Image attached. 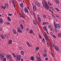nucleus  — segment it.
<instances>
[{
  "label": "nucleus",
  "mask_w": 61,
  "mask_h": 61,
  "mask_svg": "<svg viewBox=\"0 0 61 61\" xmlns=\"http://www.w3.org/2000/svg\"><path fill=\"white\" fill-rule=\"evenodd\" d=\"M45 7L46 9L47 10H48V9H49V7L48 5H47V4H46L45 5Z\"/></svg>",
  "instance_id": "423d86ee"
},
{
  "label": "nucleus",
  "mask_w": 61,
  "mask_h": 61,
  "mask_svg": "<svg viewBox=\"0 0 61 61\" xmlns=\"http://www.w3.org/2000/svg\"><path fill=\"white\" fill-rule=\"evenodd\" d=\"M52 36H53V37H54V38H56V36H55L54 35L53 36V35H52Z\"/></svg>",
  "instance_id": "a19ab883"
},
{
  "label": "nucleus",
  "mask_w": 61,
  "mask_h": 61,
  "mask_svg": "<svg viewBox=\"0 0 61 61\" xmlns=\"http://www.w3.org/2000/svg\"><path fill=\"white\" fill-rule=\"evenodd\" d=\"M21 13H22V14H20V16L22 17H23V18H25V15H24V12L23 11V10L22 9H21Z\"/></svg>",
  "instance_id": "f03ea898"
},
{
  "label": "nucleus",
  "mask_w": 61,
  "mask_h": 61,
  "mask_svg": "<svg viewBox=\"0 0 61 61\" xmlns=\"http://www.w3.org/2000/svg\"><path fill=\"white\" fill-rule=\"evenodd\" d=\"M52 16L53 17H54V18L56 17V16H55V15H54V14H52Z\"/></svg>",
  "instance_id": "e433bc0d"
},
{
  "label": "nucleus",
  "mask_w": 61,
  "mask_h": 61,
  "mask_svg": "<svg viewBox=\"0 0 61 61\" xmlns=\"http://www.w3.org/2000/svg\"><path fill=\"white\" fill-rule=\"evenodd\" d=\"M1 37L3 39H5V37L4 36L2 35H1Z\"/></svg>",
  "instance_id": "f3484780"
},
{
  "label": "nucleus",
  "mask_w": 61,
  "mask_h": 61,
  "mask_svg": "<svg viewBox=\"0 0 61 61\" xmlns=\"http://www.w3.org/2000/svg\"><path fill=\"white\" fill-rule=\"evenodd\" d=\"M54 26H55V28H58V29H59L60 28V26L59 25V24H56V23L55 22L54 23Z\"/></svg>",
  "instance_id": "f257e3e1"
},
{
  "label": "nucleus",
  "mask_w": 61,
  "mask_h": 61,
  "mask_svg": "<svg viewBox=\"0 0 61 61\" xmlns=\"http://www.w3.org/2000/svg\"><path fill=\"white\" fill-rule=\"evenodd\" d=\"M20 56H21V55L19 56L17 55H16L15 57L17 58V59H18L19 60H20L21 59V57H20Z\"/></svg>",
  "instance_id": "20e7f679"
},
{
  "label": "nucleus",
  "mask_w": 61,
  "mask_h": 61,
  "mask_svg": "<svg viewBox=\"0 0 61 61\" xmlns=\"http://www.w3.org/2000/svg\"><path fill=\"white\" fill-rule=\"evenodd\" d=\"M42 40H42V41L43 42H44V41L45 39H44V38H43V39Z\"/></svg>",
  "instance_id": "13d9d810"
},
{
  "label": "nucleus",
  "mask_w": 61,
  "mask_h": 61,
  "mask_svg": "<svg viewBox=\"0 0 61 61\" xmlns=\"http://www.w3.org/2000/svg\"><path fill=\"white\" fill-rule=\"evenodd\" d=\"M33 11H35L36 10V9H34V8L33 9Z\"/></svg>",
  "instance_id": "603ef678"
},
{
  "label": "nucleus",
  "mask_w": 61,
  "mask_h": 61,
  "mask_svg": "<svg viewBox=\"0 0 61 61\" xmlns=\"http://www.w3.org/2000/svg\"><path fill=\"white\" fill-rule=\"evenodd\" d=\"M51 31H52L53 30V28H51Z\"/></svg>",
  "instance_id": "4d7b16f0"
},
{
  "label": "nucleus",
  "mask_w": 61,
  "mask_h": 61,
  "mask_svg": "<svg viewBox=\"0 0 61 61\" xmlns=\"http://www.w3.org/2000/svg\"><path fill=\"white\" fill-rule=\"evenodd\" d=\"M12 3H13V4H15V2H14V0H12Z\"/></svg>",
  "instance_id": "37998d69"
},
{
  "label": "nucleus",
  "mask_w": 61,
  "mask_h": 61,
  "mask_svg": "<svg viewBox=\"0 0 61 61\" xmlns=\"http://www.w3.org/2000/svg\"><path fill=\"white\" fill-rule=\"evenodd\" d=\"M29 33L30 34H32L33 33V30H31L29 31Z\"/></svg>",
  "instance_id": "a878e982"
},
{
  "label": "nucleus",
  "mask_w": 61,
  "mask_h": 61,
  "mask_svg": "<svg viewBox=\"0 0 61 61\" xmlns=\"http://www.w3.org/2000/svg\"><path fill=\"white\" fill-rule=\"evenodd\" d=\"M45 60H46V61H47L48 60V58L46 57V58L45 59Z\"/></svg>",
  "instance_id": "8fccbe9b"
},
{
  "label": "nucleus",
  "mask_w": 61,
  "mask_h": 61,
  "mask_svg": "<svg viewBox=\"0 0 61 61\" xmlns=\"http://www.w3.org/2000/svg\"><path fill=\"white\" fill-rule=\"evenodd\" d=\"M50 33L51 34H53V33H52V32H50Z\"/></svg>",
  "instance_id": "0e129e2a"
},
{
  "label": "nucleus",
  "mask_w": 61,
  "mask_h": 61,
  "mask_svg": "<svg viewBox=\"0 0 61 61\" xmlns=\"http://www.w3.org/2000/svg\"><path fill=\"white\" fill-rule=\"evenodd\" d=\"M17 31L19 33H22V30H21V29L20 28H18Z\"/></svg>",
  "instance_id": "6e6552de"
},
{
  "label": "nucleus",
  "mask_w": 61,
  "mask_h": 61,
  "mask_svg": "<svg viewBox=\"0 0 61 61\" xmlns=\"http://www.w3.org/2000/svg\"><path fill=\"white\" fill-rule=\"evenodd\" d=\"M44 56H45V57H46V54H44Z\"/></svg>",
  "instance_id": "79ce46f5"
},
{
  "label": "nucleus",
  "mask_w": 61,
  "mask_h": 61,
  "mask_svg": "<svg viewBox=\"0 0 61 61\" xmlns=\"http://www.w3.org/2000/svg\"><path fill=\"white\" fill-rule=\"evenodd\" d=\"M38 49H39V48L37 47L36 48V50H38Z\"/></svg>",
  "instance_id": "2f4dec72"
},
{
  "label": "nucleus",
  "mask_w": 61,
  "mask_h": 61,
  "mask_svg": "<svg viewBox=\"0 0 61 61\" xmlns=\"http://www.w3.org/2000/svg\"><path fill=\"white\" fill-rule=\"evenodd\" d=\"M5 25H10V23H9V22L8 23L7 22H5Z\"/></svg>",
  "instance_id": "2eb2a0df"
},
{
  "label": "nucleus",
  "mask_w": 61,
  "mask_h": 61,
  "mask_svg": "<svg viewBox=\"0 0 61 61\" xmlns=\"http://www.w3.org/2000/svg\"><path fill=\"white\" fill-rule=\"evenodd\" d=\"M3 22V20L2 19H0V23H2Z\"/></svg>",
  "instance_id": "393cba45"
},
{
  "label": "nucleus",
  "mask_w": 61,
  "mask_h": 61,
  "mask_svg": "<svg viewBox=\"0 0 61 61\" xmlns=\"http://www.w3.org/2000/svg\"><path fill=\"white\" fill-rule=\"evenodd\" d=\"M43 29L45 30V31H46V26H44L43 27Z\"/></svg>",
  "instance_id": "cd10ccee"
},
{
  "label": "nucleus",
  "mask_w": 61,
  "mask_h": 61,
  "mask_svg": "<svg viewBox=\"0 0 61 61\" xmlns=\"http://www.w3.org/2000/svg\"><path fill=\"white\" fill-rule=\"evenodd\" d=\"M49 11H50V12H51L52 13H53V11L52 10H51L50 9L49 10Z\"/></svg>",
  "instance_id": "4c0bfd02"
},
{
  "label": "nucleus",
  "mask_w": 61,
  "mask_h": 61,
  "mask_svg": "<svg viewBox=\"0 0 61 61\" xmlns=\"http://www.w3.org/2000/svg\"><path fill=\"white\" fill-rule=\"evenodd\" d=\"M38 19L39 22H41V19H40V17H38Z\"/></svg>",
  "instance_id": "dca6fc26"
},
{
  "label": "nucleus",
  "mask_w": 61,
  "mask_h": 61,
  "mask_svg": "<svg viewBox=\"0 0 61 61\" xmlns=\"http://www.w3.org/2000/svg\"><path fill=\"white\" fill-rule=\"evenodd\" d=\"M30 59L31 60L33 61V60H34V56H32L30 58Z\"/></svg>",
  "instance_id": "ddd939ff"
},
{
  "label": "nucleus",
  "mask_w": 61,
  "mask_h": 61,
  "mask_svg": "<svg viewBox=\"0 0 61 61\" xmlns=\"http://www.w3.org/2000/svg\"><path fill=\"white\" fill-rule=\"evenodd\" d=\"M24 12L25 13H29L28 10V9H27V8L26 7H25V9L24 10Z\"/></svg>",
  "instance_id": "39448f33"
},
{
  "label": "nucleus",
  "mask_w": 61,
  "mask_h": 61,
  "mask_svg": "<svg viewBox=\"0 0 61 61\" xmlns=\"http://www.w3.org/2000/svg\"><path fill=\"white\" fill-rule=\"evenodd\" d=\"M36 5H37V6H40V4H39V3H38V4H37Z\"/></svg>",
  "instance_id": "c03bdc74"
},
{
  "label": "nucleus",
  "mask_w": 61,
  "mask_h": 61,
  "mask_svg": "<svg viewBox=\"0 0 61 61\" xmlns=\"http://www.w3.org/2000/svg\"><path fill=\"white\" fill-rule=\"evenodd\" d=\"M35 3L36 4V5H37L38 4V2L37 1H36V2H35Z\"/></svg>",
  "instance_id": "58836bf2"
},
{
  "label": "nucleus",
  "mask_w": 61,
  "mask_h": 61,
  "mask_svg": "<svg viewBox=\"0 0 61 61\" xmlns=\"http://www.w3.org/2000/svg\"><path fill=\"white\" fill-rule=\"evenodd\" d=\"M37 61H41V59L39 57L37 59Z\"/></svg>",
  "instance_id": "bb28decb"
},
{
  "label": "nucleus",
  "mask_w": 61,
  "mask_h": 61,
  "mask_svg": "<svg viewBox=\"0 0 61 61\" xmlns=\"http://www.w3.org/2000/svg\"><path fill=\"white\" fill-rule=\"evenodd\" d=\"M36 58H37V59H38V56H36Z\"/></svg>",
  "instance_id": "69168bd1"
},
{
  "label": "nucleus",
  "mask_w": 61,
  "mask_h": 61,
  "mask_svg": "<svg viewBox=\"0 0 61 61\" xmlns=\"http://www.w3.org/2000/svg\"><path fill=\"white\" fill-rule=\"evenodd\" d=\"M47 45L48 46H49V45L48 44V43L47 42Z\"/></svg>",
  "instance_id": "680f3d73"
},
{
  "label": "nucleus",
  "mask_w": 61,
  "mask_h": 61,
  "mask_svg": "<svg viewBox=\"0 0 61 61\" xmlns=\"http://www.w3.org/2000/svg\"><path fill=\"white\" fill-rule=\"evenodd\" d=\"M27 46H31V45H30V44L29 43V42H27Z\"/></svg>",
  "instance_id": "6ab92c4d"
},
{
  "label": "nucleus",
  "mask_w": 61,
  "mask_h": 61,
  "mask_svg": "<svg viewBox=\"0 0 61 61\" xmlns=\"http://www.w3.org/2000/svg\"><path fill=\"white\" fill-rule=\"evenodd\" d=\"M10 56V55H7L6 56L7 58V59H9V58Z\"/></svg>",
  "instance_id": "5701e85b"
},
{
  "label": "nucleus",
  "mask_w": 61,
  "mask_h": 61,
  "mask_svg": "<svg viewBox=\"0 0 61 61\" xmlns=\"http://www.w3.org/2000/svg\"><path fill=\"white\" fill-rule=\"evenodd\" d=\"M51 54L52 56L53 57H54V55H53V53H51Z\"/></svg>",
  "instance_id": "a18cd8bd"
},
{
  "label": "nucleus",
  "mask_w": 61,
  "mask_h": 61,
  "mask_svg": "<svg viewBox=\"0 0 61 61\" xmlns=\"http://www.w3.org/2000/svg\"><path fill=\"white\" fill-rule=\"evenodd\" d=\"M36 6L35 5L33 6V9H36Z\"/></svg>",
  "instance_id": "7c9ffc66"
},
{
  "label": "nucleus",
  "mask_w": 61,
  "mask_h": 61,
  "mask_svg": "<svg viewBox=\"0 0 61 61\" xmlns=\"http://www.w3.org/2000/svg\"><path fill=\"white\" fill-rule=\"evenodd\" d=\"M43 16L44 17H45V18H46V16L45 15H44Z\"/></svg>",
  "instance_id": "5fc2aeb1"
},
{
  "label": "nucleus",
  "mask_w": 61,
  "mask_h": 61,
  "mask_svg": "<svg viewBox=\"0 0 61 61\" xmlns=\"http://www.w3.org/2000/svg\"><path fill=\"white\" fill-rule=\"evenodd\" d=\"M9 16H11L12 15V14H9Z\"/></svg>",
  "instance_id": "6e6d98bb"
},
{
  "label": "nucleus",
  "mask_w": 61,
  "mask_h": 61,
  "mask_svg": "<svg viewBox=\"0 0 61 61\" xmlns=\"http://www.w3.org/2000/svg\"><path fill=\"white\" fill-rule=\"evenodd\" d=\"M20 6H21V7H23V3H22L20 5Z\"/></svg>",
  "instance_id": "412c9836"
},
{
  "label": "nucleus",
  "mask_w": 61,
  "mask_h": 61,
  "mask_svg": "<svg viewBox=\"0 0 61 61\" xmlns=\"http://www.w3.org/2000/svg\"><path fill=\"white\" fill-rule=\"evenodd\" d=\"M39 37L40 38V39L42 38V37H41V36L40 35H39Z\"/></svg>",
  "instance_id": "09e8293b"
},
{
  "label": "nucleus",
  "mask_w": 61,
  "mask_h": 61,
  "mask_svg": "<svg viewBox=\"0 0 61 61\" xmlns=\"http://www.w3.org/2000/svg\"><path fill=\"white\" fill-rule=\"evenodd\" d=\"M48 4L50 6H52V4L49 2V1H48Z\"/></svg>",
  "instance_id": "b1692460"
},
{
  "label": "nucleus",
  "mask_w": 61,
  "mask_h": 61,
  "mask_svg": "<svg viewBox=\"0 0 61 61\" xmlns=\"http://www.w3.org/2000/svg\"><path fill=\"white\" fill-rule=\"evenodd\" d=\"M7 18L9 21H11V19H10V17L9 16L8 17H7Z\"/></svg>",
  "instance_id": "a211bd4d"
},
{
  "label": "nucleus",
  "mask_w": 61,
  "mask_h": 61,
  "mask_svg": "<svg viewBox=\"0 0 61 61\" xmlns=\"http://www.w3.org/2000/svg\"><path fill=\"white\" fill-rule=\"evenodd\" d=\"M5 6L7 7H8V5H7V4H5Z\"/></svg>",
  "instance_id": "c756f323"
},
{
  "label": "nucleus",
  "mask_w": 61,
  "mask_h": 61,
  "mask_svg": "<svg viewBox=\"0 0 61 61\" xmlns=\"http://www.w3.org/2000/svg\"><path fill=\"white\" fill-rule=\"evenodd\" d=\"M45 38H46V39L49 40V39H48V37H46V38L45 37Z\"/></svg>",
  "instance_id": "864d4df0"
},
{
  "label": "nucleus",
  "mask_w": 61,
  "mask_h": 61,
  "mask_svg": "<svg viewBox=\"0 0 61 61\" xmlns=\"http://www.w3.org/2000/svg\"><path fill=\"white\" fill-rule=\"evenodd\" d=\"M33 23L35 25H37V23H36V21L35 20H34L33 21Z\"/></svg>",
  "instance_id": "4468645a"
},
{
  "label": "nucleus",
  "mask_w": 61,
  "mask_h": 61,
  "mask_svg": "<svg viewBox=\"0 0 61 61\" xmlns=\"http://www.w3.org/2000/svg\"><path fill=\"white\" fill-rule=\"evenodd\" d=\"M8 43L9 45H10V44H11L12 43V40H9L8 42Z\"/></svg>",
  "instance_id": "9b49d317"
},
{
  "label": "nucleus",
  "mask_w": 61,
  "mask_h": 61,
  "mask_svg": "<svg viewBox=\"0 0 61 61\" xmlns=\"http://www.w3.org/2000/svg\"><path fill=\"white\" fill-rule=\"evenodd\" d=\"M48 26H49V28H50V27H51V25H49Z\"/></svg>",
  "instance_id": "052dcab7"
},
{
  "label": "nucleus",
  "mask_w": 61,
  "mask_h": 61,
  "mask_svg": "<svg viewBox=\"0 0 61 61\" xmlns=\"http://www.w3.org/2000/svg\"><path fill=\"white\" fill-rule=\"evenodd\" d=\"M5 54L4 53H2L1 54H0V58L3 59L4 58V56Z\"/></svg>",
  "instance_id": "0eeeda50"
},
{
  "label": "nucleus",
  "mask_w": 61,
  "mask_h": 61,
  "mask_svg": "<svg viewBox=\"0 0 61 61\" xmlns=\"http://www.w3.org/2000/svg\"><path fill=\"white\" fill-rule=\"evenodd\" d=\"M12 31L14 34H16L17 32H16V30H15V29H13Z\"/></svg>",
  "instance_id": "9d476101"
},
{
  "label": "nucleus",
  "mask_w": 61,
  "mask_h": 61,
  "mask_svg": "<svg viewBox=\"0 0 61 61\" xmlns=\"http://www.w3.org/2000/svg\"><path fill=\"white\" fill-rule=\"evenodd\" d=\"M5 8H6V7H5V6L4 7H3V9H5Z\"/></svg>",
  "instance_id": "de8ad7c7"
},
{
  "label": "nucleus",
  "mask_w": 61,
  "mask_h": 61,
  "mask_svg": "<svg viewBox=\"0 0 61 61\" xmlns=\"http://www.w3.org/2000/svg\"><path fill=\"white\" fill-rule=\"evenodd\" d=\"M3 61H6V58H4L3 59Z\"/></svg>",
  "instance_id": "c9c22d12"
},
{
  "label": "nucleus",
  "mask_w": 61,
  "mask_h": 61,
  "mask_svg": "<svg viewBox=\"0 0 61 61\" xmlns=\"http://www.w3.org/2000/svg\"><path fill=\"white\" fill-rule=\"evenodd\" d=\"M45 24H46V22H43V25H45Z\"/></svg>",
  "instance_id": "ea45409f"
},
{
  "label": "nucleus",
  "mask_w": 61,
  "mask_h": 61,
  "mask_svg": "<svg viewBox=\"0 0 61 61\" xmlns=\"http://www.w3.org/2000/svg\"><path fill=\"white\" fill-rule=\"evenodd\" d=\"M9 59H12V57L10 55V57H9Z\"/></svg>",
  "instance_id": "473e14b6"
},
{
  "label": "nucleus",
  "mask_w": 61,
  "mask_h": 61,
  "mask_svg": "<svg viewBox=\"0 0 61 61\" xmlns=\"http://www.w3.org/2000/svg\"><path fill=\"white\" fill-rule=\"evenodd\" d=\"M21 27V28L22 29H24V27H23V26H22V27Z\"/></svg>",
  "instance_id": "3c124183"
},
{
  "label": "nucleus",
  "mask_w": 61,
  "mask_h": 61,
  "mask_svg": "<svg viewBox=\"0 0 61 61\" xmlns=\"http://www.w3.org/2000/svg\"><path fill=\"white\" fill-rule=\"evenodd\" d=\"M53 47H55V45H53ZM55 49L57 51H59V48L57 46H55Z\"/></svg>",
  "instance_id": "7ed1b4c3"
},
{
  "label": "nucleus",
  "mask_w": 61,
  "mask_h": 61,
  "mask_svg": "<svg viewBox=\"0 0 61 61\" xmlns=\"http://www.w3.org/2000/svg\"><path fill=\"white\" fill-rule=\"evenodd\" d=\"M20 49H21V50H22V47H20Z\"/></svg>",
  "instance_id": "338daca9"
},
{
  "label": "nucleus",
  "mask_w": 61,
  "mask_h": 61,
  "mask_svg": "<svg viewBox=\"0 0 61 61\" xmlns=\"http://www.w3.org/2000/svg\"><path fill=\"white\" fill-rule=\"evenodd\" d=\"M58 36L59 37H61V33H59L58 34Z\"/></svg>",
  "instance_id": "aec40b11"
},
{
  "label": "nucleus",
  "mask_w": 61,
  "mask_h": 61,
  "mask_svg": "<svg viewBox=\"0 0 61 61\" xmlns=\"http://www.w3.org/2000/svg\"><path fill=\"white\" fill-rule=\"evenodd\" d=\"M20 53L21 54L22 56H24V54H25V53L24 52V51H21L20 52Z\"/></svg>",
  "instance_id": "f8f14e48"
},
{
  "label": "nucleus",
  "mask_w": 61,
  "mask_h": 61,
  "mask_svg": "<svg viewBox=\"0 0 61 61\" xmlns=\"http://www.w3.org/2000/svg\"><path fill=\"white\" fill-rule=\"evenodd\" d=\"M26 30L27 31H28V30H29V29L28 28H27V29H26Z\"/></svg>",
  "instance_id": "bf43d9fd"
},
{
  "label": "nucleus",
  "mask_w": 61,
  "mask_h": 61,
  "mask_svg": "<svg viewBox=\"0 0 61 61\" xmlns=\"http://www.w3.org/2000/svg\"><path fill=\"white\" fill-rule=\"evenodd\" d=\"M13 56L14 57H15V55L14 54V55H13Z\"/></svg>",
  "instance_id": "774afa93"
},
{
  "label": "nucleus",
  "mask_w": 61,
  "mask_h": 61,
  "mask_svg": "<svg viewBox=\"0 0 61 61\" xmlns=\"http://www.w3.org/2000/svg\"><path fill=\"white\" fill-rule=\"evenodd\" d=\"M54 30L55 32H57V30L56 29H54Z\"/></svg>",
  "instance_id": "f704fd0d"
},
{
  "label": "nucleus",
  "mask_w": 61,
  "mask_h": 61,
  "mask_svg": "<svg viewBox=\"0 0 61 61\" xmlns=\"http://www.w3.org/2000/svg\"><path fill=\"white\" fill-rule=\"evenodd\" d=\"M55 1L56 3H57V4H59V1L58 0H55Z\"/></svg>",
  "instance_id": "4be33fe9"
},
{
  "label": "nucleus",
  "mask_w": 61,
  "mask_h": 61,
  "mask_svg": "<svg viewBox=\"0 0 61 61\" xmlns=\"http://www.w3.org/2000/svg\"><path fill=\"white\" fill-rule=\"evenodd\" d=\"M44 37L46 38V37H47V35H46V33L44 35Z\"/></svg>",
  "instance_id": "c85d7f7f"
},
{
  "label": "nucleus",
  "mask_w": 61,
  "mask_h": 61,
  "mask_svg": "<svg viewBox=\"0 0 61 61\" xmlns=\"http://www.w3.org/2000/svg\"><path fill=\"white\" fill-rule=\"evenodd\" d=\"M45 39L46 42H48V41H49V40H48L47 39H46V38H45Z\"/></svg>",
  "instance_id": "49530a36"
},
{
  "label": "nucleus",
  "mask_w": 61,
  "mask_h": 61,
  "mask_svg": "<svg viewBox=\"0 0 61 61\" xmlns=\"http://www.w3.org/2000/svg\"><path fill=\"white\" fill-rule=\"evenodd\" d=\"M55 9H56V10L57 11H59V9L56 8H55Z\"/></svg>",
  "instance_id": "72a5a7b5"
},
{
  "label": "nucleus",
  "mask_w": 61,
  "mask_h": 61,
  "mask_svg": "<svg viewBox=\"0 0 61 61\" xmlns=\"http://www.w3.org/2000/svg\"><path fill=\"white\" fill-rule=\"evenodd\" d=\"M20 27H21L22 26H23V25H22V24H20Z\"/></svg>",
  "instance_id": "e2e57ef3"
},
{
  "label": "nucleus",
  "mask_w": 61,
  "mask_h": 61,
  "mask_svg": "<svg viewBox=\"0 0 61 61\" xmlns=\"http://www.w3.org/2000/svg\"><path fill=\"white\" fill-rule=\"evenodd\" d=\"M42 4L43 5V6H44V5H46V4H47V2H46V1H44L42 2Z\"/></svg>",
  "instance_id": "1a4fd4ad"
}]
</instances>
